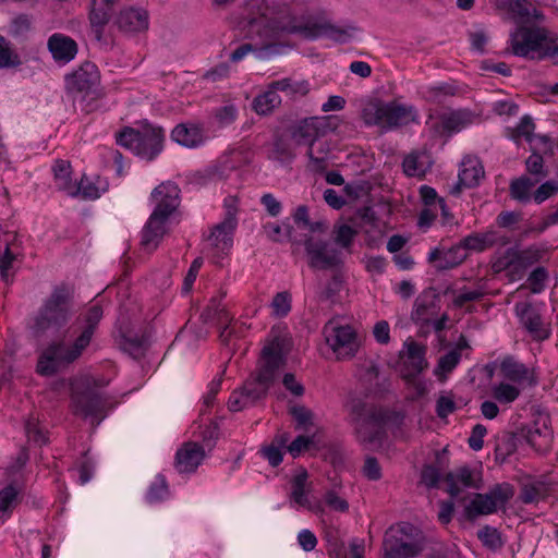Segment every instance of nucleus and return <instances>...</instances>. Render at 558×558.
Masks as SVG:
<instances>
[{"instance_id": "obj_1", "label": "nucleus", "mask_w": 558, "mask_h": 558, "mask_svg": "<svg viewBox=\"0 0 558 558\" xmlns=\"http://www.w3.org/2000/svg\"><path fill=\"white\" fill-rule=\"evenodd\" d=\"M355 377L365 396H350L344 403L349 422L354 426L359 441L368 450L384 444V388L380 378V359L366 357L356 365Z\"/></svg>"}, {"instance_id": "obj_2", "label": "nucleus", "mask_w": 558, "mask_h": 558, "mask_svg": "<svg viewBox=\"0 0 558 558\" xmlns=\"http://www.w3.org/2000/svg\"><path fill=\"white\" fill-rule=\"evenodd\" d=\"M102 315V307L99 304H94L78 316L75 320V329H73V332L76 333L73 341L68 345L63 342L49 344L38 357L37 373L41 376H52L62 367L77 361L92 343Z\"/></svg>"}, {"instance_id": "obj_3", "label": "nucleus", "mask_w": 558, "mask_h": 558, "mask_svg": "<svg viewBox=\"0 0 558 558\" xmlns=\"http://www.w3.org/2000/svg\"><path fill=\"white\" fill-rule=\"evenodd\" d=\"M73 313L71 289L65 284L57 286L32 317L29 329L37 338L48 332L58 333L68 325Z\"/></svg>"}, {"instance_id": "obj_4", "label": "nucleus", "mask_w": 558, "mask_h": 558, "mask_svg": "<svg viewBox=\"0 0 558 558\" xmlns=\"http://www.w3.org/2000/svg\"><path fill=\"white\" fill-rule=\"evenodd\" d=\"M511 52L530 60H550L558 65V36L537 26H520L510 35Z\"/></svg>"}, {"instance_id": "obj_5", "label": "nucleus", "mask_w": 558, "mask_h": 558, "mask_svg": "<svg viewBox=\"0 0 558 558\" xmlns=\"http://www.w3.org/2000/svg\"><path fill=\"white\" fill-rule=\"evenodd\" d=\"M165 132L161 128L145 124L142 129L122 128L116 133V143L147 161L154 160L163 149Z\"/></svg>"}, {"instance_id": "obj_6", "label": "nucleus", "mask_w": 558, "mask_h": 558, "mask_svg": "<svg viewBox=\"0 0 558 558\" xmlns=\"http://www.w3.org/2000/svg\"><path fill=\"white\" fill-rule=\"evenodd\" d=\"M386 536V558H417L426 548L424 533L408 522L390 526Z\"/></svg>"}, {"instance_id": "obj_7", "label": "nucleus", "mask_w": 558, "mask_h": 558, "mask_svg": "<svg viewBox=\"0 0 558 558\" xmlns=\"http://www.w3.org/2000/svg\"><path fill=\"white\" fill-rule=\"evenodd\" d=\"M71 403L73 413L90 420L92 424L99 425L107 416L108 400L93 387L73 388Z\"/></svg>"}, {"instance_id": "obj_8", "label": "nucleus", "mask_w": 558, "mask_h": 558, "mask_svg": "<svg viewBox=\"0 0 558 558\" xmlns=\"http://www.w3.org/2000/svg\"><path fill=\"white\" fill-rule=\"evenodd\" d=\"M323 333L338 360L351 359L356 354L360 342L355 330L351 326H342L329 320L324 326Z\"/></svg>"}, {"instance_id": "obj_9", "label": "nucleus", "mask_w": 558, "mask_h": 558, "mask_svg": "<svg viewBox=\"0 0 558 558\" xmlns=\"http://www.w3.org/2000/svg\"><path fill=\"white\" fill-rule=\"evenodd\" d=\"M304 248L313 269H333L342 264V251L331 241L308 238Z\"/></svg>"}, {"instance_id": "obj_10", "label": "nucleus", "mask_w": 558, "mask_h": 558, "mask_svg": "<svg viewBox=\"0 0 558 558\" xmlns=\"http://www.w3.org/2000/svg\"><path fill=\"white\" fill-rule=\"evenodd\" d=\"M281 31L287 34H298L301 37L310 40L327 37L336 41L345 43L350 36L347 29L326 22L318 23L311 21H291L286 26L281 27Z\"/></svg>"}, {"instance_id": "obj_11", "label": "nucleus", "mask_w": 558, "mask_h": 558, "mask_svg": "<svg viewBox=\"0 0 558 558\" xmlns=\"http://www.w3.org/2000/svg\"><path fill=\"white\" fill-rule=\"evenodd\" d=\"M283 364V343L280 338L276 337L262 350V360L254 376L270 388L276 381L278 372Z\"/></svg>"}, {"instance_id": "obj_12", "label": "nucleus", "mask_w": 558, "mask_h": 558, "mask_svg": "<svg viewBox=\"0 0 558 558\" xmlns=\"http://www.w3.org/2000/svg\"><path fill=\"white\" fill-rule=\"evenodd\" d=\"M98 84L99 72L92 62H85L77 70L65 76L68 92L81 94L83 97H90L92 99L98 96Z\"/></svg>"}, {"instance_id": "obj_13", "label": "nucleus", "mask_w": 558, "mask_h": 558, "mask_svg": "<svg viewBox=\"0 0 558 558\" xmlns=\"http://www.w3.org/2000/svg\"><path fill=\"white\" fill-rule=\"evenodd\" d=\"M333 130L329 117H311L291 128V140L299 146H314L328 131Z\"/></svg>"}, {"instance_id": "obj_14", "label": "nucleus", "mask_w": 558, "mask_h": 558, "mask_svg": "<svg viewBox=\"0 0 558 558\" xmlns=\"http://www.w3.org/2000/svg\"><path fill=\"white\" fill-rule=\"evenodd\" d=\"M156 206L151 215L167 221L180 204V189L175 183H161L151 192Z\"/></svg>"}, {"instance_id": "obj_15", "label": "nucleus", "mask_w": 558, "mask_h": 558, "mask_svg": "<svg viewBox=\"0 0 558 558\" xmlns=\"http://www.w3.org/2000/svg\"><path fill=\"white\" fill-rule=\"evenodd\" d=\"M440 310V295L436 289L427 288L422 291L414 301L411 312V319L422 326L430 325L432 318L436 317Z\"/></svg>"}, {"instance_id": "obj_16", "label": "nucleus", "mask_w": 558, "mask_h": 558, "mask_svg": "<svg viewBox=\"0 0 558 558\" xmlns=\"http://www.w3.org/2000/svg\"><path fill=\"white\" fill-rule=\"evenodd\" d=\"M114 25L125 35L146 32L149 26V14L143 8L128 7L119 11Z\"/></svg>"}, {"instance_id": "obj_17", "label": "nucleus", "mask_w": 558, "mask_h": 558, "mask_svg": "<svg viewBox=\"0 0 558 558\" xmlns=\"http://www.w3.org/2000/svg\"><path fill=\"white\" fill-rule=\"evenodd\" d=\"M121 0H92L88 12V21L94 38L104 40L105 27L112 17L114 7Z\"/></svg>"}, {"instance_id": "obj_18", "label": "nucleus", "mask_w": 558, "mask_h": 558, "mask_svg": "<svg viewBox=\"0 0 558 558\" xmlns=\"http://www.w3.org/2000/svg\"><path fill=\"white\" fill-rule=\"evenodd\" d=\"M515 313L534 340L543 341L549 338L550 328L543 323L541 314L531 303H518Z\"/></svg>"}, {"instance_id": "obj_19", "label": "nucleus", "mask_w": 558, "mask_h": 558, "mask_svg": "<svg viewBox=\"0 0 558 558\" xmlns=\"http://www.w3.org/2000/svg\"><path fill=\"white\" fill-rule=\"evenodd\" d=\"M444 481L447 484L446 492L451 498H456L461 493V484L466 488L480 489L482 486V476L480 473L474 472L469 465H462L456 471L448 472L444 476Z\"/></svg>"}, {"instance_id": "obj_20", "label": "nucleus", "mask_w": 558, "mask_h": 558, "mask_svg": "<svg viewBox=\"0 0 558 558\" xmlns=\"http://www.w3.org/2000/svg\"><path fill=\"white\" fill-rule=\"evenodd\" d=\"M407 351L403 357L404 374L407 380H413L417 375L428 367L426 360L427 348L416 341L410 340L404 343Z\"/></svg>"}, {"instance_id": "obj_21", "label": "nucleus", "mask_w": 558, "mask_h": 558, "mask_svg": "<svg viewBox=\"0 0 558 558\" xmlns=\"http://www.w3.org/2000/svg\"><path fill=\"white\" fill-rule=\"evenodd\" d=\"M236 225L235 210L228 208L225 219L213 228L208 236L211 246L222 253L229 251L233 244Z\"/></svg>"}, {"instance_id": "obj_22", "label": "nucleus", "mask_w": 558, "mask_h": 558, "mask_svg": "<svg viewBox=\"0 0 558 558\" xmlns=\"http://www.w3.org/2000/svg\"><path fill=\"white\" fill-rule=\"evenodd\" d=\"M205 458L202 445L187 441L178 449L174 459V468L179 473H194Z\"/></svg>"}, {"instance_id": "obj_23", "label": "nucleus", "mask_w": 558, "mask_h": 558, "mask_svg": "<svg viewBox=\"0 0 558 558\" xmlns=\"http://www.w3.org/2000/svg\"><path fill=\"white\" fill-rule=\"evenodd\" d=\"M500 374L510 383L522 385L526 384L533 387L537 384V378L532 369L523 363L517 361L513 356H506L500 363Z\"/></svg>"}, {"instance_id": "obj_24", "label": "nucleus", "mask_w": 558, "mask_h": 558, "mask_svg": "<svg viewBox=\"0 0 558 558\" xmlns=\"http://www.w3.org/2000/svg\"><path fill=\"white\" fill-rule=\"evenodd\" d=\"M484 177V168L477 159L464 158L460 165L458 183L452 187L451 194L458 195L461 190L472 189L480 184Z\"/></svg>"}, {"instance_id": "obj_25", "label": "nucleus", "mask_w": 558, "mask_h": 558, "mask_svg": "<svg viewBox=\"0 0 558 558\" xmlns=\"http://www.w3.org/2000/svg\"><path fill=\"white\" fill-rule=\"evenodd\" d=\"M466 257L468 253L464 252V247L459 243L447 251L435 247L429 252L427 260L437 270H448L461 265Z\"/></svg>"}, {"instance_id": "obj_26", "label": "nucleus", "mask_w": 558, "mask_h": 558, "mask_svg": "<svg viewBox=\"0 0 558 558\" xmlns=\"http://www.w3.org/2000/svg\"><path fill=\"white\" fill-rule=\"evenodd\" d=\"M417 121L414 106L390 101L386 104V131L407 126Z\"/></svg>"}, {"instance_id": "obj_27", "label": "nucleus", "mask_w": 558, "mask_h": 558, "mask_svg": "<svg viewBox=\"0 0 558 558\" xmlns=\"http://www.w3.org/2000/svg\"><path fill=\"white\" fill-rule=\"evenodd\" d=\"M171 138L187 148H197L206 142L204 129L195 123L178 124L171 132Z\"/></svg>"}, {"instance_id": "obj_28", "label": "nucleus", "mask_w": 558, "mask_h": 558, "mask_svg": "<svg viewBox=\"0 0 558 558\" xmlns=\"http://www.w3.org/2000/svg\"><path fill=\"white\" fill-rule=\"evenodd\" d=\"M165 220L150 215L145 223L141 235V247L147 253L154 252L160 244L166 234Z\"/></svg>"}, {"instance_id": "obj_29", "label": "nucleus", "mask_w": 558, "mask_h": 558, "mask_svg": "<svg viewBox=\"0 0 558 558\" xmlns=\"http://www.w3.org/2000/svg\"><path fill=\"white\" fill-rule=\"evenodd\" d=\"M48 50L58 62L68 63L77 53V44L74 39L60 33L51 35L48 39Z\"/></svg>"}, {"instance_id": "obj_30", "label": "nucleus", "mask_w": 558, "mask_h": 558, "mask_svg": "<svg viewBox=\"0 0 558 558\" xmlns=\"http://www.w3.org/2000/svg\"><path fill=\"white\" fill-rule=\"evenodd\" d=\"M432 166V157L425 150H412L402 160L403 173L410 178L423 179Z\"/></svg>"}, {"instance_id": "obj_31", "label": "nucleus", "mask_w": 558, "mask_h": 558, "mask_svg": "<svg viewBox=\"0 0 558 558\" xmlns=\"http://www.w3.org/2000/svg\"><path fill=\"white\" fill-rule=\"evenodd\" d=\"M362 119L366 125L383 126L384 123V95L377 90L367 96L362 102Z\"/></svg>"}, {"instance_id": "obj_32", "label": "nucleus", "mask_w": 558, "mask_h": 558, "mask_svg": "<svg viewBox=\"0 0 558 558\" xmlns=\"http://www.w3.org/2000/svg\"><path fill=\"white\" fill-rule=\"evenodd\" d=\"M54 185L70 196H77L78 189L72 181V167L66 160L58 159L52 166Z\"/></svg>"}, {"instance_id": "obj_33", "label": "nucleus", "mask_w": 558, "mask_h": 558, "mask_svg": "<svg viewBox=\"0 0 558 558\" xmlns=\"http://www.w3.org/2000/svg\"><path fill=\"white\" fill-rule=\"evenodd\" d=\"M521 436L535 450H543L549 445L551 432L545 421L542 424L534 422L522 427Z\"/></svg>"}, {"instance_id": "obj_34", "label": "nucleus", "mask_w": 558, "mask_h": 558, "mask_svg": "<svg viewBox=\"0 0 558 558\" xmlns=\"http://www.w3.org/2000/svg\"><path fill=\"white\" fill-rule=\"evenodd\" d=\"M280 45L277 44H267L262 47H256L253 44L245 43L239 46L234 51L230 54V61L233 63H238L242 61L248 53L254 52L256 58L258 59H268L280 52Z\"/></svg>"}, {"instance_id": "obj_35", "label": "nucleus", "mask_w": 558, "mask_h": 558, "mask_svg": "<svg viewBox=\"0 0 558 558\" xmlns=\"http://www.w3.org/2000/svg\"><path fill=\"white\" fill-rule=\"evenodd\" d=\"M497 512V507L488 493H476L474 498L464 508L468 520L473 521L480 515H488Z\"/></svg>"}, {"instance_id": "obj_36", "label": "nucleus", "mask_w": 558, "mask_h": 558, "mask_svg": "<svg viewBox=\"0 0 558 558\" xmlns=\"http://www.w3.org/2000/svg\"><path fill=\"white\" fill-rule=\"evenodd\" d=\"M292 140L284 135L275 136L271 148L268 153V159L281 163H289L295 158Z\"/></svg>"}, {"instance_id": "obj_37", "label": "nucleus", "mask_w": 558, "mask_h": 558, "mask_svg": "<svg viewBox=\"0 0 558 558\" xmlns=\"http://www.w3.org/2000/svg\"><path fill=\"white\" fill-rule=\"evenodd\" d=\"M519 437L512 432H502L496 436L495 460L504 463L518 449Z\"/></svg>"}, {"instance_id": "obj_38", "label": "nucleus", "mask_w": 558, "mask_h": 558, "mask_svg": "<svg viewBox=\"0 0 558 558\" xmlns=\"http://www.w3.org/2000/svg\"><path fill=\"white\" fill-rule=\"evenodd\" d=\"M497 243L496 232L472 233L463 238L460 245L466 251L483 252Z\"/></svg>"}, {"instance_id": "obj_39", "label": "nucleus", "mask_w": 558, "mask_h": 558, "mask_svg": "<svg viewBox=\"0 0 558 558\" xmlns=\"http://www.w3.org/2000/svg\"><path fill=\"white\" fill-rule=\"evenodd\" d=\"M280 104L281 97L279 96L278 90L270 84L265 93L255 97L253 108L256 113L265 116L270 113Z\"/></svg>"}, {"instance_id": "obj_40", "label": "nucleus", "mask_w": 558, "mask_h": 558, "mask_svg": "<svg viewBox=\"0 0 558 558\" xmlns=\"http://www.w3.org/2000/svg\"><path fill=\"white\" fill-rule=\"evenodd\" d=\"M20 489L15 483H10L0 489V521L7 520L17 504Z\"/></svg>"}, {"instance_id": "obj_41", "label": "nucleus", "mask_w": 558, "mask_h": 558, "mask_svg": "<svg viewBox=\"0 0 558 558\" xmlns=\"http://www.w3.org/2000/svg\"><path fill=\"white\" fill-rule=\"evenodd\" d=\"M329 145L326 142L317 140L314 146H310L307 156L311 168L316 172H322L328 167Z\"/></svg>"}, {"instance_id": "obj_42", "label": "nucleus", "mask_w": 558, "mask_h": 558, "mask_svg": "<svg viewBox=\"0 0 558 558\" xmlns=\"http://www.w3.org/2000/svg\"><path fill=\"white\" fill-rule=\"evenodd\" d=\"M490 395L496 402L510 404L520 397L521 390L514 384L501 381L490 387Z\"/></svg>"}, {"instance_id": "obj_43", "label": "nucleus", "mask_w": 558, "mask_h": 558, "mask_svg": "<svg viewBox=\"0 0 558 558\" xmlns=\"http://www.w3.org/2000/svg\"><path fill=\"white\" fill-rule=\"evenodd\" d=\"M547 496V486L543 482H527L522 484L520 489V500L525 504L538 502Z\"/></svg>"}, {"instance_id": "obj_44", "label": "nucleus", "mask_w": 558, "mask_h": 558, "mask_svg": "<svg viewBox=\"0 0 558 558\" xmlns=\"http://www.w3.org/2000/svg\"><path fill=\"white\" fill-rule=\"evenodd\" d=\"M537 183L532 180L529 175H521L520 178H517L511 181L509 191L510 196L513 199H517L522 203H526L530 201L531 195L530 191L533 186H535Z\"/></svg>"}, {"instance_id": "obj_45", "label": "nucleus", "mask_w": 558, "mask_h": 558, "mask_svg": "<svg viewBox=\"0 0 558 558\" xmlns=\"http://www.w3.org/2000/svg\"><path fill=\"white\" fill-rule=\"evenodd\" d=\"M307 482V472L303 470L298 473L291 482L292 490H291V499L299 505L300 507L311 508V502L305 492V486Z\"/></svg>"}, {"instance_id": "obj_46", "label": "nucleus", "mask_w": 558, "mask_h": 558, "mask_svg": "<svg viewBox=\"0 0 558 558\" xmlns=\"http://www.w3.org/2000/svg\"><path fill=\"white\" fill-rule=\"evenodd\" d=\"M487 493L490 495L498 511L499 509H506L507 504L513 498L515 490L512 484L502 482L490 487Z\"/></svg>"}, {"instance_id": "obj_47", "label": "nucleus", "mask_w": 558, "mask_h": 558, "mask_svg": "<svg viewBox=\"0 0 558 558\" xmlns=\"http://www.w3.org/2000/svg\"><path fill=\"white\" fill-rule=\"evenodd\" d=\"M476 536L483 546L492 551H498L505 545L501 533L496 527L490 525H484L482 529H480L476 533Z\"/></svg>"}, {"instance_id": "obj_48", "label": "nucleus", "mask_w": 558, "mask_h": 558, "mask_svg": "<svg viewBox=\"0 0 558 558\" xmlns=\"http://www.w3.org/2000/svg\"><path fill=\"white\" fill-rule=\"evenodd\" d=\"M169 486L165 475L158 474L148 487L146 500L149 504H158L169 497Z\"/></svg>"}, {"instance_id": "obj_49", "label": "nucleus", "mask_w": 558, "mask_h": 558, "mask_svg": "<svg viewBox=\"0 0 558 558\" xmlns=\"http://www.w3.org/2000/svg\"><path fill=\"white\" fill-rule=\"evenodd\" d=\"M278 92H283L289 96L301 95L304 96L308 93L310 86L306 81L296 82L289 77L278 80L271 83Z\"/></svg>"}, {"instance_id": "obj_50", "label": "nucleus", "mask_w": 558, "mask_h": 558, "mask_svg": "<svg viewBox=\"0 0 558 558\" xmlns=\"http://www.w3.org/2000/svg\"><path fill=\"white\" fill-rule=\"evenodd\" d=\"M525 169L527 172L526 175L531 177L536 183L542 182L548 175V170L544 165V158L537 153H533L525 160Z\"/></svg>"}, {"instance_id": "obj_51", "label": "nucleus", "mask_w": 558, "mask_h": 558, "mask_svg": "<svg viewBox=\"0 0 558 558\" xmlns=\"http://www.w3.org/2000/svg\"><path fill=\"white\" fill-rule=\"evenodd\" d=\"M458 87L451 83H441L438 85H433L427 87L426 97L428 100L433 102L440 104L447 97H452L457 95Z\"/></svg>"}, {"instance_id": "obj_52", "label": "nucleus", "mask_w": 558, "mask_h": 558, "mask_svg": "<svg viewBox=\"0 0 558 558\" xmlns=\"http://www.w3.org/2000/svg\"><path fill=\"white\" fill-rule=\"evenodd\" d=\"M460 360L461 354L458 350H450L448 353L439 357L438 364L434 371L435 375L438 377L444 375L446 377L447 374L451 373L457 367Z\"/></svg>"}, {"instance_id": "obj_53", "label": "nucleus", "mask_w": 558, "mask_h": 558, "mask_svg": "<svg viewBox=\"0 0 558 558\" xmlns=\"http://www.w3.org/2000/svg\"><path fill=\"white\" fill-rule=\"evenodd\" d=\"M508 10L520 20L537 19L539 15L527 0H508Z\"/></svg>"}, {"instance_id": "obj_54", "label": "nucleus", "mask_w": 558, "mask_h": 558, "mask_svg": "<svg viewBox=\"0 0 558 558\" xmlns=\"http://www.w3.org/2000/svg\"><path fill=\"white\" fill-rule=\"evenodd\" d=\"M242 390L246 393L247 398L255 404L258 400L266 397L269 387L260 383L254 375L247 379L242 386Z\"/></svg>"}, {"instance_id": "obj_55", "label": "nucleus", "mask_w": 558, "mask_h": 558, "mask_svg": "<svg viewBox=\"0 0 558 558\" xmlns=\"http://www.w3.org/2000/svg\"><path fill=\"white\" fill-rule=\"evenodd\" d=\"M535 129V124L530 116H524L521 118L520 123L511 131V138L513 141H519L524 137L529 143H531L534 138L533 131Z\"/></svg>"}, {"instance_id": "obj_56", "label": "nucleus", "mask_w": 558, "mask_h": 558, "mask_svg": "<svg viewBox=\"0 0 558 558\" xmlns=\"http://www.w3.org/2000/svg\"><path fill=\"white\" fill-rule=\"evenodd\" d=\"M76 187L78 189V195H82L83 198L96 199L107 190V184L100 187L84 175L76 184Z\"/></svg>"}, {"instance_id": "obj_57", "label": "nucleus", "mask_w": 558, "mask_h": 558, "mask_svg": "<svg viewBox=\"0 0 558 558\" xmlns=\"http://www.w3.org/2000/svg\"><path fill=\"white\" fill-rule=\"evenodd\" d=\"M213 116L220 126L232 124L238 118V108L233 104H227L214 110Z\"/></svg>"}, {"instance_id": "obj_58", "label": "nucleus", "mask_w": 558, "mask_h": 558, "mask_svg": "<svg viewBox=\"0 0 558 558\" xmlns=\"http://www.w3.org/2000/svg\"><path fill=\"white\" fill-rule=\"evenodd\" d=\"M439 125L442 132L449 134L453 132H459L464 126V117L459 111H454L449 114H444L440 118Z\"/></svg>"}, {"instance_id": "obj_59", "label": "nucleus", "mask_w": 558, "mask_h": 558, "mask_svg": "<svg viewBox=\"0 0 558 558\" xmlns=\"http://www.w3.org/2000/svg\"><path fill=\"white\" fill-rule=\"evenodd\" d=\"M32 16L25 13L16 15L10 24V34L13 37H22L32 29Z\"/></svg>"}, {"instance_id": "obj_60", "label": "nucleus", "mask_w": 558, "mask_h": 558, "mask_svg": "<svg viewBox=\"0 0 558 558\" xmlns=\"http://www.w3.org/2000/svg\"><path fill=\"white\" fill-rule=\"evenodd\" d=\"M356 231L349 225H341L335 230L336 247L349 248L353 242Z\"/></svg>"}, {"instance_id": "obj_61", "label": "nucleus", "mask_w": 558, "mask_h": 558, "mask_svg": "<svg viewBox=\"0 0 558 558\" xmlns=\"http://www.w3.org/2000/svg\"><path fill=\"white\" fill-rule=\"evenodd\" d=\"M558 193V180H548L542 183L533 193V199L536 204H542L546 199Z\"/></svg>"}, {"instance_id": "obj_62", "label": "nucleus", "mask_w": 558, "mask_h": 558, "mask_svg": "<svg viewBox=\"0 0 558 558\" xmlns=\"http://www.w3.org/2000/svg\"><path fill=\"white\" fill-rule=\"evenodd\" d=\"M290 412L296 422V428L308 430L313 426V412L310 409L298 405L293 407Z\"/></svg>"}, {"instance_id": "obj_63", "label": "nucleus", "mask_w": 558, "mask_h": 558, "mask_svg": "<svg viewBox=\"0 0 558 558\" xmlns=\"http://www.w3.org/2000/svg\"><path fill=\"white\" fill-rule=\"evenodd\" d=\"M25 433L28 440L34 441L39 446H43L48 441V438L46 437L44 430L40 428L38 422L33 417L25 422Z\"/></svg>"}, {"instance_id": "obj_64", "label": "nucleus", "mask_w": 558, "mask_h": 558, "mask_svg": "<svg viewBox=\"0 0 558 558\" xmlns=\"http://www.w3.org/2000/svg\"><path fill=\"white\" fill-rule=\"evenodd\" d=\"M271 307L277 316H287L291 311V295L288 292H278L272 299Z\"/></svg>"}]
</instances>
